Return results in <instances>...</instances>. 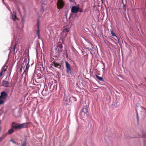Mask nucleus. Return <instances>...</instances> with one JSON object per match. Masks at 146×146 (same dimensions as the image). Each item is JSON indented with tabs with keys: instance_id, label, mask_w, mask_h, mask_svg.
<instances>
[{
	"instance_id": "25",
	"label": "nucleus",
	"mask_w": 146,
	"mask_h": 146,
	"mask_svg": "<svg viewBox=\"0 0 146 146\" xmlns=\"http://www.w3.org/2000/svg\"><path fill=\"white\" fill-rule=\"evenodd\" d=\"M4 103V102L3 100L0 99V105L3 104Z\"/></svg>"
},
{
	"instance_id": "14",
	"label": "nucleus",
	"mask_w": 146,
	"mask_h": 146,
	"mask_svg": "<svg viewBox=\"0 0 146 146\" xmlns=\"http://www.w3.org/2000/svg\"><path fill=\"white\" fill-rule=\"evenodd\" d=\"M14 132V131L13 130V128H11L8 131V133L9 135H10L13 133Z\"/></svg>"
},
{
	"instance_id": "6",
	"label": "nucleus",
	"mask_w": 146,
	"mask_h": 146,
	"mask_svg": "<svg viewBox=\"0 0 146 146\" xmlns=\"http://www.w3.org/2000/svg\"><path fill=\"white\" fill-rule=\"evenodd\" d=\"M7 97V94L5 91H3L1 93L0 99L2 98L3 99H6Z\"/></svg>"
},
{
	"instance_id": "8",
	"label": "nucleus",
	"mask_w": 146,
	"mask_h": 146,
	"mask_svg": "<svg viewBox=\"0 0 146 146\" xmlns=\"http://www.w3.org/2000/svg\"><path fill=\"white\" fill-rule=\"evenodd\" d=\"M16 12L13 11L12 14V19L13 21H15L16 20H18V19L17 17L16 16Z\"/></svg>"
},
{
	"instance_id": "3",
	"label": "nucleus",
	"mask_w": 146,
	"mask_h": 146,
	"mask_svg": "<svg viewBox=\"0 0 146 146\" xmlns=\"http://www.w3.org/2000/svg\"><path fill=\"white\" fill-rule=\"evenodd\" d=\"M57 6L58 9H62L64 6V3L62 0H58Z\"/></svg>"
},
{
	"instance_id": "26",
	"label": "nucleus",
	"mask_w": 146,
	"mask_h": 146,
	"mask_svg": "<svg viewBox=\"0 0 146 146\" xmlns=\"http://www.w3.org/2000/svg\"><path fill=\"white\" fill-rule=\"evenodd\" d=\"M141 137L143 138H146V133H143L142 136Z\"/></svg>"
},
{
	"instance_id": "27",
	"label": "nucleus",
	"mask_w": 146,
	"mask_h": 146,
	"mask_svg": "<svg viewBox=\"0 0 146 146\" xmlns=\"http://www.w3.org/2000/svg\"><path fill=\"white\" fill-rule=\"evenodd\" d=\"M11 141L12 142H13V143L14 144L17 143V144H18V143H16V142H15V141H13L12 139L11 140Z\"/></svg>"
},
{
	"instance_id": "35",
	"label": "nucleus",
	"mask_w": 146,
	"mask_h": 146,
	"mask_svg": "<svg viewBox=\"0 0 146 146\" xmlns=\"http://www.w3.org/2000/svg\"><path fill=\"white\" fill-rule=\"evenodd\" d=\"M17 45V43H15V44L14 45V46H16Z\"/></svg>"
},
{
	"instance_id": "18",
	"label": "nucleus",
	"mask_w": 146,
	"mask_h": 146,
	"mask_svg": "<svg viewBox=\"0 0 146 146\" xmlns=\"http://www.w3.org/2000/svg\"><path fill=\"white\" fill-rule=\"evenodd\" d=\"M29 63H28L27 65H26V68H25V71L27 72L29 70Z\"/></svg>"
},
{
	"instance_id": "2",
	"label": "nucleus",
	"mask_w": 146,
	"mask_h": 146,
	"mask_svg": "<svg viewBox=\"0 0 146 146\" xmlns=\"http://www.w3.org/2000/svg\"><path fill=\"white\" fill-rule=\"evenodd\" d=\"M65 64L67 73L69 76H72V74L71 73V68L70 65L67 61L65 62Z\"/></svg>"
},
{
	"instance_id": "34",
	"label": "nucleus",
	"mask_w": 146,
	"mask_h": 146,
	"mask_svg": "<svg viewBox=\"0 0 146 146\" xmlns=\"http://www.w3.org/2000/svg\"><path fill=\"white\" fill-rule=\"evenodd\" d=\"M72 0H69V1H70V2H71L72 1Z\"/></svg>"
},
{
	"instance_id": "29",
	"label": "nucleus",
	"mask_w": 146,
	"mask_h": 146,
	"mask_svg": "<svg viewBox=\"0 0 146 146\" xmlns=\"http://www.w3.org/2000/svg\"><path fill=\"white\" fill-rule=\"evenodd\" d=\"M13 51H15V49L16 46H13Z\"/></svg>"
},
{
	"instance_id": "24",
	"label": "nucleus",
	"mask_w": 146,
	"mask_h": 146,
	"mask_svg": "<svg viewBox=\"0 0 146 146\" xmlns=\"http://www.w3.org/2000/svg\"><path fill=\"white\" fill-rule=\"evenodd\" d=\"M37 26L38 28H39L40 24H39V20H38L37 21Z\"/></svg>"
},
{
	"instance_id": "36",
	"label": "nucleus",
	"mask_w": 146,
	"mask_h": 146,
	"mask_svg": "<svg viewBox=\"0 0 146 146\" xmlns=\"http://www.w3.org/2000/svg\"><path fill=\"white\" fill-rule=\"evenodd\" d=\"M2 1H3V3H4V0H2Z\"/></svg>"
},
{
	"instance_id": "20",
	"label": "nucleus",
	"mask_w": 146,
	"mask_h": 146,
	"mask_svg": "<svg viewBox=\"0 0 146 146\" xmlns=\"http://www.w3.org/2000/svg\"><path fill=\"white\" fill-rule=\"evenodd\" d=\"M7 133H6L3 135V137H0V141H1L6 136Z\"/></svg>"
},
{
	"instance_id": "16",
	"label": "nucleus",
	"mask_w": 146,
	"mask_h": 146,
	"mask_svg": "<svg viewBox=\"0 0 146 146\" xmlns=\"http://www.w3.org/2000/svg\"><path fill=\"white\" fill-rule=\"evenodd\" d=\"M88 108H87V106L86 105V106L84 107V108H83L82 111L86 113H87L88 112Z\"/></svg>"
},
{
	"instance_id": "10",
	"label": "nucleus",
	"mask_w": 146,
	"mask_h": 146,
	"mask_svg": "<svg viewBox=\"0 0 146 146\" xmlns=\"http://www.w3.org/2000/svg\"><path fill=\"white\" fill-rule=\"evenodd\" d=\"M71 11L72 12V13L70 15L69 17V20L70 21H71L73 19V6H72L71 7Z\"/></svg>"
},
{
	"instance_id": "11",
	"label": "nucleus",
	"mask_w": 146,
	"mask_h": 146,
	"mask_svg": "<svg viewBox=\"0 0 146 146\" xmlns=\"http://www.w3.org/2000/svg\"><path fill=\"white\" fill-rule=\"evenodd\" d=\"M80 115L82 117L84 118L85 117L87 116V113L82 111L81 112Z\"/></svg>"
},
{
	"instance_id": "28",
	"label": "nucleus",
	"mask_w": 146,
	"mask_h": 146,
	"mask_svg": "<svg viewBox=\"0 0 146 146\" xmlns=\"http://www.w3.org/2000/svg\"><path fill=\"white\" fill-rule=\"evenodd\" d=\"M136 112H137V119L138 120L139 119V116L138 115V113L137 111H136Z\"/></svg>"
},
{
	"instance_id": "9",
	"label": "nucleus",
	"mask_w": 146,
	"mask_h": 146,
	"mask_svg": "<svg viewBox=\"0 0 146 146\" xmlns=\"http://www.w3.org/2000/svg\"><path fill=\"white\" fill-rule=\"evenodd\" d=\"M52 65L55 67L60 68L61 67V65L58 63L53 62L52 63Z\"/></svg>"
},
{
	"instance_id": "30",
	"label": "nucleus",
	"mask_w": 146,
	"mask_h": 146,
	"mask_svg": "<svg viewBox=\"0 0 146 146\" xmlns=\"http://www.w3.org/2000/svg\"><path fill=\"white\" fill-rule=\"evenodd\" d=\"M74 100L75 101H76V98H75V97H74Z\"/></svg>"
},
{
	"instance_id": "13",
	"label": "nucleus",
	"mask_w": 146,
	"mask_h": 146,
	"mask_svg": "<svg viewBox=\"0 0 146 146\" xmlns=\"http://www.w3.org/2000/svg\"><path fill=\"white\" fill-rule=\"evenodd\" d=\"M96 76L99 80L102 81H104V79L102 77H100L97 74L96 75Z\"/></svg>"
},
{
	"instance_id": "23",
	"label": "nucleus",
	"mask_w": 146,
	"mask_h": 146,
	"mask_svg": "<svg viewBox=\"0 0 146 146\" xmlns=\"http://www.w3.org/2000/svg\"><path fill=\"white\" fill-rule=\"evenodd\" d=\"M27 143L26 141H25L22 144L21 146H26Z\"/></svg>"
},
{
	"instance_id": "21",
	"label": "nucleus",
	"mask_w": 146,
	"mask_h": 146,
	"mask_svg": "<svg viewBox=\"0 0 146 146\" xmlns=\"http://www.w3.org/2000/svg\"><path fill=\"white\" fill-rule=\"evenodd\" d=\"M121 9L122 10H123L124 11H125L126 10V5H123V7L122 8H121Z\"/></svg>"
},
{
	"instance_id": "31",
	"label": "nucleus",
	"mask_w": 146,
	"mask_h": 146,
	"mask_svg": "<svg viewBox=\"0 0 146 146\" xmlns=\"http://www.w3.org/2000/svg\"><path fill=\"white\" fill-rule=\"evenodd\" d=\"M142 108L144 110L146 111V109L145 108H144L142 107Z\"/></svg>"
},
{
	"instance_id": "7",
	"label": "nucleus",
	"mask_w": 146,
	"mask_h": 146,
	"mask_svg": "<svg viewBox=\"0 0 146 146\" xmlns=\"http://www.w3.org/2000/svg\"><path fill=\"white\" fill-rule=\"evenodd\" d=\"M9 82L5 80H3L2 82V86L6 87H9Z\"/></svg>"
},
{
	"instance_id": "15",
	"label": "nucleus",
	"mask_w": 146,
	"mask_h": 146,
	"mask_svg": "<svg viewBox=\"0 0 146 146\" xmlns=\"http://www.w3.org/2000/svg\"><path fill=\"white\" fill-rule=\"evenodd\" d=\"M57 48L56 50L58 49V52H62V46H56Z\"/></svg>"
},
{
	"instance_id": "5",
	"label": "nucleus",
	"mask_w": 146,
	"mask_h": 146,
	"mask_svg": "<svg viewBox=\"0 0 146 146\" xmlns=\"http://www.w3.org/2000/svg\"><path fill=\"white\" fill-rule=\"evenodd\" d=\"M79 6V5H78L76 6H75L74 7V13H77L78 12H83L82 9L80 8Z\"/></svg>"
},
{
	"instance_id": "17",
	"label": "nucleus",
	"mask_w": 146,
	"mask_h": 146,
	"mask_svg": "<svg viewBox=\"0 0 146 146\" xmlns=\"http://www.w3.org/2000/svg\"><path fill=\"white\" fill-rule=\"evenodd\" d=\"M40 29L39 28H38V29L37 30L36 33L37 34L38 38H39L40 37Z\"/></svg>"
},
{
	"instance_id": "12",
	"label": "nucleus",
	"mask_w": 146,
	"mask_h": 146,
	"mask_svg": "<svg viewBox=\"0 0 146 146\" xmlns=\"http://www.w3.org/2000/svg\"><path fill=\"white\" fill-rule=\"evenodd\" d=\"M110 31L112 35L113 36L114 38H115L116 40H117V39H118L117 36L115 35V33L113 32V31L111 30H110Z\"/></svg>"
},
{
	"instance_id": "22",
	"label": "nucleus",
	"mask_w": 146,
	"mask_h": 146,
	"mask_svg": "<svg viewBox=\"0 0 146 146\" xmlns=\"http://www.w3.org/2000/svg\"><path fill=\"white\" fill-rule=\"evenodd\" d=\"M24 64V63H23L21 64V66L20 68V72H21L22 71V69L23 68V66Z\"/></svg>"
},
{
	"instance_id": "32",
	"label": "nucleus",
	"mask_w": 146,
	"mask_h": 146,
	"mask_svg": "<svg viewBox=\"0 0 146 146\" xmlns=\"http://www.w3.org/2000/svg\"><path fill=\"white\" fill-rule=\"evenodd\" d=\"M62 44H60L59 43H58V46H61V45Z\"/></svg>"
},
{
	"instance_id": "1",
	"label": "nucleus",
	"mask_w": 146,
	"mask_h": 146,
	"mask_svg": "<svg viewBox=\"0 0 146 146\" xmlns=\"http://www.w3.org/2000/svg\"><path fill=\"white\" fill-rule=\"evenodd\" d=\"M29 124V123H25L19 124L15 122H13L12 123L11 126L12 128L15 129H21L27 127Z\"/></svg>"
},
{
	"instance_id": "37",
	"label": "nucleus",
	"mask_w": 146,
	"mask_h": 146,
	"mask_svg": "<svg viewBox=\"0 0 146 146\" xmlns=\"http://www.w3.org/2000/svg\"><path fill=\"white\" fill-rule=\"evenodd\" d=\"M101 1H102L103 0H101Z\"/></svg>"
},
{
	"instance_id": "4",
	"label": "nucleus",
	"mask_w": 146,
	"mask_h": 146,
	"mask_svg": "<svg viewBox=\"0 0 146 146\" xmlns=\"http://www.w3.org/2000/svg\"><path fill=\"white\" fill-rule=\"evenodd\" d=\"M69 28L68 27H65L63 30L62 31L61 33V35H64V36H62V38L65 37L67 35V33L69 32Z\"/></svg>"
},
{
	"instance_id": "19",
	"label": "nucleus",
	"mask_w": 146,
	"mask_h": 146,
	"mask_svg": "<svg viewBox=\"0 0 146 146\" xmlns=\"http://www.w3.org/2000/svg\"><path fill=\"white\" fill-rule=\"evenodd\" d=\"M75 67V71H78V66L77 65L74 63V67Z\"/></svg>"
},
{
	"instance_id": "33",
	"label": "nucleus",
	"mask_w": 146,
	"mask_h": 146,
	"mask_svg": "<svg viewBox=\"0 0 146 146\" xmlns=\"http://www.w3.org/2000/svg\"><path fill=\"white\" fill-rule=\"evenodd\" d=\"M84 47H85V48H87V49L88 48V47H86V46H84Z\"/></svg>"
}]
</instances>
